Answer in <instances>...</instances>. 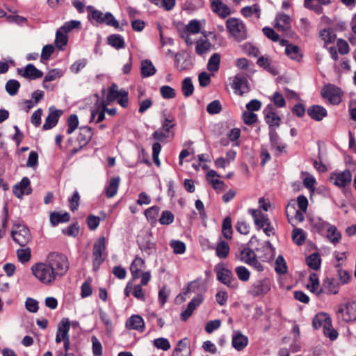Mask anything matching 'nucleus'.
<instances>
[{
    "label": "nucleus",
    "instance_id": "f257e3e1",
    "mask_svg": "<svg viewBox=\"0 0 356 356\" xmlns=\"http://www.w3.org/2000/svg\"><path fill=\"white\" fill-rule=\"evenodd\" d=\"M69 269L67 257L57 252H51L44 263L32 266L33 275L42 284L51 285L56 280L63 276Z\"/></svg>",
    "mask_w": 356,
    "mask_h": 356
},
{
    "label": "nucleus",
    "instance_id": "f03ea898",
    "mask_svg": "<svg viewBox=\"0 0 356 356\" xmlns=\"http://www.w3.org/2000/svg\"><path fill=\"white\" fill-rule=\"evenodd\" d=\"M226 28L230 35L237 42H241L247 38L245 25L240 19L231 17L226 21Z\"/></svg>",
    "mask_w": 356,
    "mask_h": 356
},
{
    "label": "nucleus",
    "instance_id": "7ed1b4c3",
    "mask_svg": "<svg viewBox=\"0 0 356 356\" xmlns=\"http://www.w3.org/2000/svg\"><path fill=\"white\" fill-rule=\"evenodd\" d=\"M86 8L90 13L88 16L90 20L94 19L98 24H106V25L113 26L115 29L119 28V22L115 19L112 13L107 12L104 15L102 12L96 10L92 6H88Z\"/></svg>",
    "mask_w": 356,
    "mask_h": 356
},
{
    "label": "nucleus",
    "instance_id": "20e7f679",
    "mask_svg": "<svg viewBox=\"0 0 356 356\" xmlns=\"http://www.w3.org/2000/svg\"><path fill=\"white\" fill-rule=\"evenodd\" d=\"M321 94L330 104L337 105L341 102L343 92L339 88L330 83L322 88Z\"/></svg>",
    "mask_w": 356,
    "mask_h": 356
},
{
    "label": "nucleus",
    "instance_id": "39448f33",
    "mask_svg": "<svg viewBox=\"0 0 356 356\" xmlns=\"http://www.w3.org/2000/svg\"><path fill=\"white\" fill-rule=\"evenodd\" d=\"M338 318H341L345 322L356 320V302L349 301L339 306L337 310Z\"/></svg>",
    "mask_w": 356,
    "mask_h": 356
},
{
    "label": "nucleus",
    "instance_id": "423d86ee",
    "mask_svg": "<svg viewBox=\"0 0 356 356\" xmlns=\"http://www.w3.org/2000/svg\"><path fill=\"white\" fill-rule=\"evenodd\" d=\"M13 239L20 246H26L31 241L29 228L24 225H17L11 232Z\"/></svg>",
    "mask_w": 356,
    "mask_h": 356
},
{
    "label": "nucleus",
    "instance_id": "0eeeda50",
    "mask_svg": "<svg viewBox=\"0 0 356 356\" xmlns=\"http://www.w3.org/2000/svg\"><path fill=\"white\" fill-rule=\"evenodd\" d=\"M241 260L254 267L258 271H263L264 266L262 264L257 260L256 254L252 250L249 248H245L241 251L240 254Z\"/></svg>",
    "mask_w": 356,
    "mask_h": 356
},
{
    "label": "nucleus",
    "instance_id": "6e6552de",
    "mask_svg": "<svg viewBox=\"0 0 356 356\" xmlns=\"http://www.w3.org/2000/svg\"><path fill=\"white\" fill-rule=\"evenodd\" d=\"M270 290V281L268 278L257 280L252 285L249 293L254 296H263Z\"/></svg>",
    "mask_w": 356,
    "mask_h": 356
},
{
    "label": "nucleus",
    "instance_id": "1a4fd4ad",
    "mask_svg": "<svg viewBox=\"0 0 356 356\" xmlns=\"http://www.w3.org/2000/svg\"><path fill=\"white\" fill-rule=\"evenodd\" d=\"M330 181L334 185L343 188L351 183L352 174L349 170H346L339 173H333L330 176Z\"/></svg>",
    "mask_w": 356,
    "mask_h": 356
},
{
    "label": "nucleus",
    "instance_id": "9d476101",
    "mask_svg": "<svg viewBox=\"0 0 356 356\" xmlns=\"http://www.w3.org/2000/svg\"><path fill=\"white\" fill-rule=\"evenodd\" d=\"M211 10L218 17L225 19L231 15L230 8L222 0H210Z\"/></svg>",
    "mask_w": 356,
    "mask_h": 356
},
{
    "label": "nucleus",
    "instance_id": "9b49d317",
    "mask_svg": "<svg viewBox=\"0 0 356 356\" xmlns=\"http://www.w3.org/2000/svg\"><path fill=\"white\" fill-rule=\"evenodd\" d=\"M264 118L266 122L269 125V129L274 127H278L280 124L281 118L275 112L273 107L271 105H268L264 110Z\"/></svg>",
    "mask_w": 356,
    "mask_h": 356
},
{
    "label": "nucleus",
    "instance_id": "f8f14e48",
    "mask_svg": "<svg viewBox=\"0 0 356 356\" xmlns=\"http://www.w3.org/2000/svg\"><path fill=\"white\" fill-rule=\"evenodd\" d=\"M232 88L235 90L236 93L243 95L249 91L248 81L243 75L236 74L233 81Z\"/></svg>",
    "mask_w": 356,
    "mask_h": 356
},
{
    "label": "nucleus",
    "instance_id": "ddd939ff",
    "mask_svg": "<svg viewBox=\"0 0 356 356\" xmlns=\"http://www.w3.org/2000/svg\"><path fill=\"white\" fill-rule=\"evenodd\" d=\"M13 192L18 198H21L24 195L31 194L32 189L29 179L26 177H24L19 184L14 186Z\"/></svg>",
    "mask_w": 356,
    "mask_h": 356
},
{
    "label": "nucleus",
    "instance_id": "4468645a",
    "mask_svg": "<svg viewBox=\"0 0 356 356\" xmlns=\"http://www.w3.org/2000/svg\"><path fill=\"white\" fill-rule=\"evenodd\" d=\"M125 327L129 330L143 332L145 330V322L140 315H132L127 320Z\"/></svg>",
    "mask_w": 356,
    "mask_h": 356
},
{
    "label": "nucleus",
    "instance_id": "2eb2a0df",
    "mask_svg": "<svg viewBox=\"0 0 356 356\" xmlns=\"http://www.w3.org/2000/svg\"><path fill=\"white\" fill-rule=\"evenodd\" d=\"M17 72L23 77L31 80L41 78L43 76V72L38 70L33 64H28L24 71L22 69H18Z\"/></svg>",
    "mask_w": 356,
    "mask_h": 356
},
{
    "label": "nucleus",
    "instance_id": "dca6fc26",
    "mask_svg": "<svg viewBox=\"0 0 356 356\" xmlns=\"http://www.w3.org/2000/svg\"><path fill=\"white\" fill-rule=\"evenodd\" d=\"M203 301L202 295H197L193 298L192 300L188 304L186 309L181 314V319L186 321L193 314L196 307L200 305Z\"/></svg>",
    "mask_w": 356,
    "mask_h": 356
},
{
    "label": "nucleus",
    "instance_id": "f3484780",
    "mask_svg": "<svg viewBox=\"0 0 356 356\" xmlns=\"http://www.w3.org/2000/svg\"><path fill=\"white\" fill-rule=\"evenodd\" d=\"M248 343V339L240 331H234L232 337V346L238 351L243 350Z\"/></svg>",
    "mask_w": 356,
    "mask_h": 356
},
{
    "label": "nucleus",
    "instance_id": "a211bd4d",
    "mask_svg": "<svg viewBox=\"0 0 356 356\" xmlns=\"http://www.w3.org/2000/svg\"><path fill=\"white\" fill-rule=\"evenodd\" d=\"M93 132L90 127H81L79 128L77 140L80 144V149L86 146L91 140Z\"/></svg>",
    "mask_w": 356,
    "mask_h": 356
},
{
    "label": "nucleus",
    "instance_id": "6ab92c4d",
    "mask_svg": "<svg viewBox=\"0 0 356 356\" xmlns=\"http://www.w3.org/2000/svg\"><path fill=\"white\" fill-rule=\"evenodd\" d=\"M307 114L309 117L316 120L321 121L327 116L326 109L319 105H313L308 108Z\"/></svg>",
    "mask_w": 356,
    "mask_h": 356
},
{
    "label": "nucleus",
    "instance_id": "aec40b11",
    "mask_svg": "<svg viewBox=\"0 0 356 356\" xmlns=\"http://www.w3.org/2000/svg\"><path fill=\"white\" fill-rule=\"evenodd\" d=\"M105 249V237L102 236L96 241L93 245L92 257L93 259H96L97 262L99 261V259L104 260L102 254Z\"/></svg>",
    "mask_w": 356,
    "mask_h": 356
},
{
    "label": "nucleus",
    "instance_id": "412c9836",
    "mask_svg": "<svg viewBox=\"0 0 356 356\" xmlns=\"http://www.w3.org/2000/svg\"><path fill=\"white\" fill-rule=\"evenodd\" d=\"M50 111H51L46 118L45 122L42 127L44 130H48L55 127L58 123L60 115L63 113L61 110L51 111V108H50Z\"/></svg>",
    "mask_w": 356,
    "mask_h": 356
},
{
    "label": "nucleus",
    "instance_id": "4be33fe9",
    "mask_svg": "<svg viewBox=\"0 0 356 356\" xmlns=\"http://www.w3.org/2000/svg\"><path fill=\"white\" fill-rule=\"evenodd\" d=\"M145 268V261L138 257H136L130 266V271L134 280L140 277V273Z\"/></svg>",
    "mask_w": 356,
    "mask_h": 356
},
{
    "label": "nucleus",
    "instance_id": "5701e85b",
    "mask_svg": "<svg viewBox=\"0 0 356 356\" xmlns=\"http://www.w3.org/2000/svg\"><path fill=\"white\" fill-rule=\"evenodd\" d=\"M275 27L278 31H287L290 29V17L286 14H280L276 17Z\"/></svg>",
    "mask_w": 356,
    "mask_h": 356
},
{
    "label": "nucleus",
    "instance_id": "b1692460",
    "mask_svg": "<svg viewBox=\"0 0 356 356\" xmlns=\"http://www.w3.org/2000/svg\"><path fill=\"white\" fill-rule=\"evenodd\" d=\"M323 292L328 294H337L339 292V284L334 278H325L323 280Z\"/></svg>",
    "mask_w": 356,
    "mask_h": 356
},
{
    "label": "nucleus",
    "instance_id": "393cba45",
    "mask_svg": "<svg viewBox=\"0 0 356 356\" xmlns=\"http://www.w3.org/2000/svg\"><path fill=\"white\" fill-rule=\"evenodd\" d=\"M217 279L229 287H235L234 285L232 284V280H233L232 273L227 268H222L218 270Z\"/></svg>",
    "mask_w": 356,
    "mask_h": 356
},
{
    "label": "nucleus",
    "instance_id": "a878e982",
    "mask_svg": "<svg viewBox=\"0 0 356 356\" xmlns=\"http://www.w3.org/2000/svg\"><path fill=\"white\" fill-rule=\"evenodd\" d=\"M309 283L307 284V288L311 292L315 293L317 296H320L323 293V289L319 288V280L316 273H312L309 277Z\"/></svg>",
    "mask_w": 356,
    "mask_h": 356
},
{
    "label": "nucleus",
    "instance_id": "bb28decb",
    "mask_svg": "<svg viewBox=\"0 0 356 356\" xmlns=\"http://www.w3.org/2000/svg\"><path fill=\"white\" fill-rule=\"evenodd\" d=\"M156 70L152 61L143 60L141 61L140 72L143 77H149L155 74Z\"/></svg>",
    "mask_w": 356,
    "mask_h": 356
},
{
    "label": "nucleus",
    "instance_id": "cd10ccee",
    "mask_svg": "<svg viewBox=\"0 0 356 356\" xmlns=\"http://www.w3.org/2000/svg\"><path fill=\"white\" fill-rule=\"evenodd\" d=\"M49 219L52 226H56L60 222H68L70 219V215L67 212H65L64 213L51 212Z\"/></svg>",
    "mask_w": 356,
    "mask_h": 356
},
{
    "label": "nucleus",
    "instance_id": "c85d7f7f",
    "mask_svg": "<svg viewBox=\"0 0 356 356\" xmlns=\"http://www.w3.org/2000/svg\"><path fill=\"white\" fill-rule=\"evenodd\" d=\"M215 177H219L220 175L213 170H210L207 174V178L208 181L211 184L214 189L224 190L225 188V184L222 181H220L218 179H211Z\"/></svg>",
    "mask_w": 356,
    "mask_h": 356
},
{
    "label": "nucleus",
    "instance_id": "c756f323",
    "mask_svg": "<svg viewBox=\"0 0 356 356\" xmlns=\"http://www.w3.org/2000/svg\"><path fill=\"white\" fill-rule=\"evenodd\" d=\"M120 179L119 177H112L108 186L106 188V195L111 198L115 195L120 185Z\"/></svg>",
    "mask_w": 356,
    "mask_h": 356
},
{
    "label": "nucleus",
    "instance_id": "7c9ffc66",
    "mask_svg": "<svg viewBox=\"0 0 356 356\" xmlns=\"http://www.w3.org/2000/svg\"><path fill=\"white\" fill-rule=\"evenodd\" d=\"M107 43L116 49H123L125 43L123 38L118 34H112L107 38Z\"/></svg>",
    "mask_w": 356,
    "mask_h": 356
},
{
    "label": "nucleus",
    "instance_id": "2f4dec72",
    "mask_svg": "<svg viewBox=\"0 0 356 356\" xmlns=\"http://www.w3.org/2000/svg\"><path fill=\"white\" fill-rule=\"evenodd\" d=\"M327 238L332 243L336 245L340 241L341 234L334 225H330L327 229Z\"/></svg>",
    "mask_w": 356,
    "mask_h": 356
},
{
    "label": "nucleus",
    "instance_id": "473e14b6",
    "mask_svg": "<svg viewBox=\"0 0 356 356\" xmlns=\"http://www.w3.org/2000/svg\"><path fill=\"white\" fill-rule=\"evenodd\" d=\"M285 53L290 58L297 61H300L302 56L300 48L292 44L286 45Z\"/></svg>",
    "mask_w": 356,
    "mask_h": 356
},
{
    "label": "nucleus",
    "instance_id": "72a5a7b5",
    "mask_svg": "<svg viewBox=\"0 0 356 356\" xmlns=\"http://www.w3.org/2000/svg\"><path fill=\"white\" fill-rule=\"evenodd\" d=\"M323 332L327 336L330 340H334L337 338L338 332L332 328V320L330 317L327 315L326 321L323 323Z\"/></svg>",
    "mask_w": 356,
    "mask_h": 356
},
{
    "label": "nucleus",
    "instance_id": "f704fd0d",
    "mask_svg": "<svg viewBox=\"0 0 356 356\" xmlns=\"http://www.w3.org/2000/svg\"><path fill=\"white\" fill-rule=\"evenodd\" d=\"M269 137L270 142L273 147L275 148L280 152H282L285 149L286 145H280L279 144L280 137L274 128H270L269 129Z\"/></svg>",
    "mask_w": 356,
    "mask_h": 356
},
{
    "label": "nucleus",
    "instance_id": "c9c22d12",
    "mask_svg": "<svg viewBox=\"0 0 356 356\" xmlns=\"http://www.w3.org/2000/svg\"><path fill=\"white\" fill-rule=\"evenodd\" d=\"M229 252V244L224 241H219L216 248V255L220 259H225L227 257Z\"/></svg>",
    "mask_w": 356,
    "mask_h": 356
},
{
    "label": "nucleus",
    "instance_id": "e433bc0d",
    "mask_svg": "<svg viewBox=\"0 0 356 356\" xmlns=\"http://www.w3.org/2000/svg\"><path fill=\"white\" fill-rule=\"evenodd\" d=\"M211 47V44L208 40L200 39L196 42L195 52L198 55H202L207 52Z\"/></svg>",
    "mask_w": 356,
    "mask_h": 356
},
{
    "label": "nucleus",
    "instance_id": "4c0bfd02",
    "mask_svg": "<svg viewBox=\"0 0 356 356\" xmlns=\"http://www.w3.org/2000/svg\"><path fill=\"white\" fill-rule=\"evenodd\" d=\"M220 62V56L218 53L213 54L209 58L207 63V69L209 71L216 72L219 70Z\"/></svg>",
    "mask_w": 356,
    "mask_h": 356
},
{
    "label": "nucleus",
    "instance_id": "58836bf2",
    "mask_svg": "<svg viewBox=\"0 0 356 356\" xmlns=\"http://www.w3.org/2000/svg\"><path fill=\"white\" fill-rule=\"evenodd\" d=\"M232 232V220L230 217L227 216L222 221V233L225 238L231 239Z\"/></svg>",
    "mask_w": 356,
    "mask_h": 356
},
{
    "label": "nucleus",
    "instance_id": "ea45409f",
    "mask_svg": "<svg viewBox=\"0 0 356 356\" xmlns=\"http://www.w3.org/2000/svg\"><path fill=\"white\" fill-rule=\"evenodd\" d=\"M321 257L318 253H313L306 259L307 264L313 270H318L321 266Z\"/></svg>",
    "mask_w": 356,
    "mask_h": 356
},
{
    "label": "nucleus",
    "instance_id": "a19ab883",
    "mask_svg": "<svg viewBox=\"0 0 356 356\" xmlns=\"http://www.w3.org/2000/svg\"><path fill=\"white\" fill-rule=\"evenodd\" d=\"M181 90L183 95L186 97H190L193 93L194 86L190 77H186L182 81Z\"/></svg>",
    "mask_w": 356,
    "mask_h": 356
},
{
    "label": "nucleus",
    "instance_id": "79ce46f5",
    "mask_svg": "<svg viewBox=\"0 0 356 356\" xmlns=\"http://www.w3.org/2000/svg\"><path fill=\"white\" fill-rule=\"evenodd\" d=\"M67 40L66 33L59 29L56 33L55 44L56 47L59 49H63V47L67 44Z\"/></svg>",
    "mask_w": 356,
    "mask_h": 356
},
{
    "label": "nucleus",
    "instance_id": "37998d69",
    "mask_svg": "<svg viewBox=\"0 0 356 356\" xmlns=\"http://www.w3.org/2000/svg\"><path fill=\"white\" fill-rule=\"evenodd\" d=\"M70 323L68 318H63L58 327L57 333L61 335L63 339L69 337L68 332L70 330Z\"/></svg>",
    "mask_w": 356,
    "mask_h": 356
},
{
    "label": "nucleus",
    "instance_id": "c03bdc74",
    "mask_svg": "<svg viewBox=\"0 0 356 356\" xmlns=\"http://www.w3.org/2000/svg\"><path fill=\"white\" fill-rule=\"evenodd\" d=\"M19 88L20 83L15 79L9 80L6 84V90L11 96L15 95L17 93Z\"/></svg>",
    "mask_w": 356,
    "mask_h": 356
},
{
    "label": "nucleus",
    "instance_id": "a18cd8bd",
    "mask_svg": "<svg viewBox=\"0 0 356 356\" xmlns=\"http://www.w3.org/2000/svg\"><path fill=\"white\" fill-rule=\"evenodd\" d=\"M292 238L298 245H302L305 241V235L303 230L300 228H295L292 232Z\"/></svg>",
    "mask_w": 356,
    "mask_h": 356
},
{
    "label": "nucleus",
    "instance_id": "49530a36",
    "mask_svg": "<svg viewBox=\"0 0 356 356\" xmlns=\"http://www.w3.org/2000/svg\"><path fill=\"white\" fill-rule=\"evenodd\" d=\"M121 95V90H118V86L115 83H113L108 90L106 99L108 102H112L116 100Z\"/></svg>",
    "mask_w": 356,
    "mask_h": 356
},
{
    "label": "nucleus",
    "instance_id": "de8ad7c7",
    "mask_svg": "<svg viewBox=\"0 0 356 356\" xmlns=\"http://www.w3.org/2000/svg\"><path fill=\"white\" fill-rule=\"evenodd\" d=\"M67 134H71L78 127L79 120H78L77 115L76 114L70 115L67 118Z\"/></svg>",
    "mask_w": 356,
    "mask_h": 356
},
{
    "label": "nucleus",
    "instance_id": "09e8293b",
    "mask_svg": "<svg viewBox=\"0 0 356 356\" xmlns=\"http://www.w3.org/2000/svg\"><path fill=\"white\" fill-rule=\"evenodd\" d=\"M275 271L280 275L284 274L286 273L287 267L286 262L284 261V257L282 255H279L275 263Z\"/></svg>",
    "mask_w": 356,
    "mask_h": 356
},
{
    "label": "nucleus",
    "instance_id": "8fccbe9b",
    "mask_svg": "<svg viewBox=\"0 0 356 356\" xmlns=\"http://www.w3.org/2000/svg\"><path fill=\"white\" fill-rule=\"evenodd\" d=\"M31 250L29 248L19 249L17 250L18 259L22 263L28 262L31 259Z\"/></svg>",
    "mask_w": 356,
    "mask_h": 356
},
{
    "label": "nucleus",
    "instance_id": "3c124183",
    "mask_svg": "<svg viewBox=\"0 0 356 356\" xmlns=\"http://www.w3.org/2000/svg\"><path fill=\"white\" fill-rule=\"evenodd\" d=\"M235 272L238 278L240 280L243 282H247L248 280H249L250 277V273L245 266H241L236 267L235 268Z\"/></svg>",
    "mask_w": 356,
    "mask_h": 356
},
{
    "label": "nucleus",
    "instance_id": "603ef678",
    "mask_svg": "<svg viewBox=\"0 0 356 356\" xmlns=\"http://www.w3.org/2000/svg\"><path fill=\"white\" fill-rule=\"evenodd\" d=\"M222 111V105L219 100H214L207 106V111L211 115L220 113Z\"/></svg>",
    "mask_w": 356,
    "mask_h": 356
},
{
    "label": "nucleus",
    "instance_id": "864d4df0",
    "mask_svg": "<svg viewBox=\"0 0 356 356\" xmlns=\"http://www.w3.org/2000/svg\"><path fill=\"white\" fill-rule=\"evenodd\" d=\"M175 65L176 68L180 71L188 68V63L186 59H185L184 57L181 56L180 54H177L175 55Z\"/></svg>",
    "mask_w": 356,
    "mask_h": 356
},
{
    "label": "nucleus",
    "instance_id": "5fc2aeb1",
    "mask_svg": "<svg viewBox=\"0 0 356 356\" xmlns=\"http://www.w3.org/2000/svg\"><path fill=\"white\" fill-rule=\"evenodd\" d=\"M160 208L158 206H153L145 211V215L148 220L153 222L156 220Z\"/></svg>",
    "mask_w": 356,
    "mask_h": 356
},
{
    "label": "nucleus",
    "instance_id": "6e6d98bb",
    "mask_svg": "<svg viewBox=\"0 0 356 356\" xmlns=\"http://www.w3.org/2000/svg\"><path fill=\"white\" fill-rule=\"evenodd\" d=\"M170 245L173 249L175 254H183L186 251V245L182 241L172 240L170 241Z\"/></svg>",
    "mask_w": 356,
    "mask_h": 356
},
{
    "label": "nucleus",
    "instance_id": "4d7b16f0",
    "mask_svg": "<svg viewBox=\"0 0 356 356\" xmlns=\"http://www.w3.org/2000/svg\"><path fill=\"white\" fill-rule=\"evenodd\" d=\"M160 92L163 99H172L176 96L174 88L169 86H163L160 88Z\"/></svg>",
    "mask_w": 356,
    "mask_h": 356
},
{
    "label": "nucleus",
    "instance_id": "13d9d810",
    "mask_svg": "<svg viewBox=\"0 0 356 356\" xmlns=\"http://www.w3.org/2000/svg\"><path fill=\"white\" fill-rule=\"evenodd\" d=\"M312 225L318 232H321L328 227L329 224L320 218H316L312 220Z\"/></svg>",
    "mask_w": 356,
    "mask_h": 356
},
{
    "label": "nucleus",
    "instance_id": "bf43d9fd",
    "mask_svg": "<svg viewBox=\"0 0 356 356\" xmlns=\"http://www.w3.org/2000/svg\"><path fill=\"white\" fill-rule=\"evenodd\" d=\"M61 76L60 70L57 69H54L49 71L44 78L43 80V87L44 88H47V86L46 85V82L52 81L60 77Z\"/></svg>",
    "mask_w": 356,
    "mask_h": 356
},
{
    "label": "nucleus",
    "instance_id": "052dcab7",
    "mask_svg": "<svg viewBox=\"0 0 356 356\" xmlns=\"http://www.w3.org/2000/svg\"><path fill=\"white\" fill-rule=\"evenodd\" d=\"M154 346L158 349H161L163 350H168L170 348V344L168 340L165 338H158L154 340L153 341Z\"/></svg>",
    "mask_w": 356,
    "mask_h": 356
},
{
    "label": "nucleus",
    "instance_id": "680f3d73",
    "mask_svg": "<svg viewBox=\"0 0 356 356\" xmlns=\"http://www.w3.org/2000/svg\"><path fill=\"white\" fill-rule=\"evenodd\" d=\"M92 341V349L94 356H102V346L100 341L95 336H92L91 338Z\"/></svg>",
    "mask_w": 356,
    "mask_h": 356
},
{
    "label": "nucleus",
    "instance_id": "e2e57ef3",
    "mask_svg": "<svg viewBox=\"0 0 356 356\" xmlns=\"http://www.w3.org/2000/svg\"><path fill=\"white\" fill-rule=\"evenodd\" d=\"M327 314L321 313L315 316L312 321V326L314 329L323 327V323L326 321Z\"/></svg>",
    "mask_w": 356,
    "mask_h": 356
},
{
    "label": "nucleus",
    "instance_id": "0e129e2a",
    "mask_svg": "<svg viewBox=\"0 0 356 356\" xmlns=\"http://www.w3.org/2000/svg\"><path fill=\"white\" fill-rule=\"evenodd\" d=\"M80 25H81V22L79 21L72 20V21L65 22L64 24V25L60 28V29L67 34V33L71 31L74 29L79 28Z\"/></svg>",
    "mask_w": 356,
    "mask_h": 356
},
{
    "label": "nucleus",
    "instance_id": "69168bd1",
    "mask_svg": "<svg viewBox=\"0 0 356 356\" xmlns=\"http://www.w3.org/2000/svg\"><path fill=\"white\" fill-rule=\"evenodd\" d=\"M322 39L326 43H332L336 39V35L330 29H325L321 32Z\"/></svg>",
    "mask_w": 356,
    "mask_h": 356
},
{
    "label": "nucleus",
    "instance_id": "338daca9",
    "mask_svg": "<svg viewBox=\"0 0 356 356\" xmlns=\"http://www.w3.org/2000/svg\"><path fill=\"white\" fill-rule=\"evenodd\" d=\"M174 220V215L171 211H163L161 218H159V222L161 225H170Z\"/></svg>",
    "mask_w": 356,
    "mask_h": 356
},
{
    "label": "nucleus",
    "instance_id": "774afa93",
    "mask_svg": "<svg viewBox=\"0 0 356 356\" xmlns=\"http://www.w3.org/2000/svg\"><path fill=\"white\" fill-rule=\"evenodd\" d=\"M25 307L29 312L35 313L39 309L38 302L33 298H28L25 302Z\"/></svg>",
    "mask_w": 356,
    "mask_h": 356
}]
</instances>
